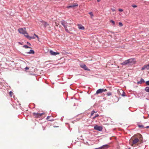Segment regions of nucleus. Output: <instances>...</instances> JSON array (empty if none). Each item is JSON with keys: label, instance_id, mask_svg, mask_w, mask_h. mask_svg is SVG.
<instances>
[{"label": "nucleus", "instance_id": "obj_2", "mask_svg": "<svg viewBox=\"0 0 149 149\" xmlns=\"http://www.w3.org/2000/svg\"><path fill=\"white\" fill-rule=\"evenodd\" d=\"M134 63L133 59L131 58L121 63L122 65H127L129 64H132Z\"/></svg>", "mask_w": 149, "mask_h": 149}, {"label": "nucleus", "instance_id": "obj_19", "mask_svg": "<svg viewBox=\"0 0 149 149\" xmlns=\"http://www.w3.org/2000/svg\"><path fill=\"white\" fill-rule=\"evenodd\" d=\"M145 91L147 92H149V87H147L145 89Z\"/></svg>", "mask_w": 149, "mask_h": 149}, {"label": "nucleus", "instance_id": "obj_27", "mask_svg": "<svg viewBox=\"0 0 149 149\" xmlns=\"http://www.w3.org/2000/svg\"><path fill=\"white\" fill-rule=\"evenodd\" d=\"M107 95H108V96H109V95H111V92H109V93H108L107 94Z\"/></svg>", "mask_w": 149, "mask_h": 149}, {"label": "nucleus", "instance_id": "obj_30", "mask_svg": "<svg viewBox=\"0 0 149 149\" xmlns=\"http://www.w3.org/2000/svg\"><path fill=\"white\" fill-rule=\"evenodd\" d=\"M74 29V28H70L69 29V30L70 31H72L73 29Z\"/></svg>", "mask_w": 149, "mask_h": 149}, {"label": "nucleus", "instance_id": "obj_29", "mask_svg": "<svg viewBox=\"0 0 149 149\" xmlns=\"http://www.w3.org/2000/svg\"><path fill=\"white\" fill-rule=\"evenodd\" d=\"M146 84L148 85H149V81H147L146 82Z\"/></svg>", "mask_w": 149, "mask_h": 149}, {"label": "nucleus", "instance_id": "obj_37", "mask_svg": "<svg viewBox=\"0 0 149 149\" xmlns=\"http://www.w3.org/2000/svg\"><path fill=\"white\" fill-rule=\"evenodd\" d=\"M55 25H56V26H58V24L56 22L55 23Z\"/></svg>", "mask_w": 149, "mask_h": 149}, {"label": "nucleus", "instance_id": "obj_3", "mask_svg": "<svg viewBox=\"0 0 149 149\" xmlns=\"http://www.w3.org/2000/svg\"><path fill=\"white\" fill-rule=\"evenodd\" d=\"M18 31L19 33L24 35H28V33L26 32V29L25 28H20L18 29Z\"/></svg>", "mask_w": 149, "mask_h": 149}, {"label": "nucleus", "instance_id": "obj_35", "mask_svg": "<svg viewBox=\"0 0 149 149\" xmlns=\"http://www.w3.org/2000/svg\"><path fill=\"white\" fill-rule=\"evenodd\" d=\"M12 93V92L10 91L9 92V94L11 96H12L11 94Z\"/></svg>", "mask_w": 149, "mask_h": 149}, {"label": "nucleus", "instance_id": "obj_4", "mask_svg": "<svg viewBox=\"0 0 149 149\" xmlns=\"http://www.w3.org/2000/svg\"><path fill=\"white\" fill-rule=\"evenodd\" d=\"M61 23L64 27L65 31L68 33H69V30L67 28L68 24L67 22L63 20L61 21Z\"/></svg>", "mask_w": 149, "mask_h": 149}, {"label": "nucleus", "instance_id": "obj_5", "mask_svg": "<svg viewBox=\"0 0 149 149\" xmlns=\"http://www.w3.org/2000/svg\"><path fill=\"white\" fill-rule=\"evenodd\" d=\"M25 36L30 40H31L32 39H35V37H36L38 39L39 38L38 36L35 34L32 36H30L28 35H25Z\"/></svg>", "mask_w": 149, "mask_h": 149}, {"label": "nucleus", "instance_id": "obj_8", "mask_svg": "<svg viewBox=\"0 0 149 149\" xmlns=\"http://www.w3.org/2000/svg\"><path fill=\"white\" fill-rule=\"evenodd\" d=\"M107 91L106 89H100L97 90L96 94H98L99 93H102L103 92H105Z\"/></svg>", "mask_w": 149, "mask_h": 149}, {"label": "nucleus", "instance_id": "obj_22", "mask_svg": "<svg viewBox=\"0 0 149 149\" xmlns=\"http://www.w3.org/2000/svg\"><path fill=\"white\" fill-rule=\"evenodd\" d=\"M122 92V95L123 96H125V93L123 91V90L121 91Z\"/></svg>", "mask_w": 149, "mask_h": 149}, {"label": "nucleus", "instance_id": "obj_28", "mask_svg": "<svg viewBox=\"0 0 149 149\" xmlns=\"http://www.w3.org/2000/svg\"><path fill=\"white\" fill-rule=\"evenodd\" d=\"M132 6L134 7V8H136L137 7V6L136 5H132Z\"/></svg>", "mask_w": 149, "mask_h": 149}, {"label": "nucleus", "instance_id": "obj_7", "mask_svg": "<svg viewBox=\"0 0 149 149\" xmlns=\"http://www.w3.org/2000/svg\"><path fill=\"white\" fill-rule=\"evenodd\" d=\"M94 128L95 130L100 131H102V126H99L97 125L95 126Z\"/></svg>", "mask_w": 149, "mask_h": 149}, {"label": "nucleus", "instance_id": "obj_38", "mask_svg": "<svg viewBox=\"0 0 149 149\" xmlns=\"http://www.w3.org/2000/svg\"><path fill=\"white\" fill-rule=\"evenodd\" d=\"M145 128H149V126H147L145 127Z\"/></svg>", "mask_w": 149, "mask_h": 149}, {"label": "nucleus", "instance_id": "obj_20", "mask_svg": "<svg viewBox=\"0 0 149 149\" xmlns=\"http://www.w3.org/2000/svg\"><path fill=\"white\" fill-rule=\"evenodd\" d=\"M24 48L27 49V48H31L29 46H28L27 45H24L23 46Z\"/></svg>", "mask_w": 149, "mask_h": 149}, {"label": "nucleus", "instance_id": "obj_33", "mask_svg": "<svg viewBox=\"0 0 149 149\" xmlns=\"http://www.w3.org/2000/svg\"><path fill=\"white\" fill-rule=\"evenodd\" d=\"M25 69L26 70H28L29 69V68L28 67H26L25 68Z\"/></svg>", "mask_w": 149, "mask_h": 149}, {"label": "nucleus", "instance_id": "obj_32", "mask_svg": "<svg viewBox=\"0 0 149 149\" xmlns=\"http://www.w3.org/2000/svg\"><path fill=\"white\" fill-rule=\"evenodd\" d=\"M119 11L120 12H122L123 11V10L122 9H119Z\"/></svg>", "mask_w": 149, "mask_h": 149}, {"label": "nucleus", "instance_id": "obj_18", "mask_svg": "<svg viewBox=\"0 0 149 149\" xmlns=\"http://www.w3.org/2000/svg\"><path fill=\"white\" fill-rule=\"evenodd\" d=\"M29 54H34V52L33 50H31L30 51V52H28V53Z\"/></svg>", "mask_w": 149, "mask_h": 149}, {"label": "nucleus", "instance_id": "obj_12", "mask_svg": "<svg viewBox=\"0 0 149 149\" xmlns=\"http://www.w3.org/2000/svg\"><path fill=\"white\" fill-rule=\"evenodd\" d=\"M80 66L81 68L84 69L86 70H89L85 64L81 65Z\"/></svg>", "mask_w": 149, "mask_h": 149}, {"label": "nucleus", "instance_id": "obj_23", "mask_svg": "<svg viewBox=\"0 0 149 149\" xmlns=\"http://www.w3.org/2000/svg\"><path fill=\"white\" fill-rule=\"evenodd\" d=\"M99 116V115L98 114H96L95 116L93 118V119H94L95 118H96V117H98Z\"/></svg>", "mask_w": 149, "mask_h": 149}, {"label": "nucleus", "instance_id": "obj_13", "mask_svg": "<svg viewBox=\"0 0 149 149\" xmlns=\"http://www.w3.org/2000/svg\"><path fill=\"white\" fill-rule=\"evenodd\" d=\"M77 26L79 29L84 30L85 29L84 27L81 24H78Z\"/></svg>", "mask_w": 149, "mask_h": 149}, {"label": "nucleus", "instance_id": "obj_25", "mask_svg": "<svg viewBox=\"0 0 149 149\" xmlns=\"http://www.w3.org/2000/svg\"><path fill=\"white\" fill-rule=\"evenodd\" d=\"M138 127L140 128H143L144 127V126L143 125H139Z\"/></svg>", "mask_w": 149, "mask_h": 149}, {"label": "nucleus", "instance_id": "obj_39", "mask_svg": "<svg viewBox=\"0 0 149 149\" xmlns=\"http://www.w3.org/2000/svg\"><path fill=\"white\" fill-rule=\"evenodd\" d=\"M100 0H97V1L98 2H99L100 1Z\"/></svg>", "mask_w": 149, "mask_h": 149}, {"label": "nucleus", "instance_id": "obj_40", "mask_svg": "<svg viewBox=\"0 0 149 149\" xmlns=\"http://www.w3.org/2000/svg\"><path fill=\"white\" fill-rule=\"evenodd\" d=\"M128 149H130V148H129Z\"/></svg>", "mask_w": 149, "mask_h": 149}, {"label": "nucleus", "instance_id": "obj_11", "mask_svg": "<svg viewBox=\"0 0 149 149\" xmlns=\"http://www.w3.org/2000/svg\"><path fill=\"white\" fill-rule=\"evenodd\" d=\"M145 69H146L147 70L149 69V64L145 65L144 66L142 67L141 70H143Z\"/></svg>", "mask_w": 149, "mask_h": 149}, {"label": "nucleus", "instance_id": "obj_16", "mask_svg": "<svg viewBox=\"0 0 149 149\" xmlns=\"http://www.w3.org/2000/svg\"><path fill=\"white\" fill-rule=\"evenodd\" d=\"M144 82L145 81H144V79H141L138 82V83L141 84H142V83Z\"/></svg>", "mask_w": 149, "mask_h": 149}, {"label": "nucleus", "instance_id": "obj_6", "mask_svg": "<svg viewBox=\"0 0 149 149\" xmlns=\"http://www.w3.org/2000/svg\"><path fill=\"white\" fill-rule=\"evenodd\" d=\"M45 114L44 113H33V116L35 117L36 118H39L42 116L44 115Z\"/></svg>", "mask_w": 149, "mask_h": 149}, {"label": "nucleus", "instance_id": "obj_1", "mask_svg": "<svg viewBox=\"0 0 149 149\" xmlns=\"http://www.w3.org/2000/svg\"><path fill=\"white\" fill-rule=\"evenodd\" d=\"M142 136L141 134H138L134 135L130 139V142H132V143L131 144V146H133L134 144L137 143L139 140H142Z\"/></svg>", "mask_w": 149, "mask_h": 149}, {"label": "nucleus", "instance_id": "obj_24", "mask_svg": "<svg viewBox=\"0 0 149 149\" xmlns=\"http://www.w3.org/2000/svg\"><path fill=\"white\" fill-rule=\"evenodd\" d=\"M110 22L112 23L113 25L115 24V22L114 21L112 20H110Z\"/></svg>", "mask_w": 149, "mask_h": 149}, {"label": "nucleus", "instance_id": "obj_26", "mask_svg": "<svg viewBox=\"0 0 149 149\" xmlns=\"http://www.w3.org/2000/svg\"><path fill=\"white\" fill-rule=\"evenodd\" d=\"M119 25L120 26H122L123 25L122 23L120 22L119 23Z\"/></svg>", "mask_w": 149, "mask_h": 149}, {"label": "nucleus", "instance_id": "obj_14", "mask_svg": "<svg viewBox=\"0 0 149 149\" xmlns=\"http://www.w3.org/2000/svg\"><path fill=\"white\" fill-rule=\"evenodd\" d=\"M51 117H52V116H47V120H48V121H54V119H50V118Z\"/></svg>", "mask_w": 149, "mask_h": 149}, {"label": "nucleus", "instance_id": "obj_34", "mask_svg": "<svg viewBox=\"0 0 149 149\" xmlns=\"http://www.w3.org/2000/svg\"><path fill=\"white\" fill-rule=\"evenodd\" d=\"M89 13V14H90L91 15V16H93V13H92V12H90V13Z\"/></svg>", "mask_w": 149, "mask_h": 149}, {"label": "nucleus", "instance_id": "obj_21", "mask_svg": "<svg viewBox=\"0 0 149 149\" xmlns=\"http://www.w3.org/2000/svg\"><path fill=\"white\" fill-rule=\"evenodd\" d=\"M96 112H95L94 111H92L91 112V116H93V114L95 113H96Z\"/></svg>", "mask_w": 149, "mask_h": 149}, {"label": "nucleus", "instance_id": "obj_17", "mask_svg": "<svg viewBox=\"0 0 149 149\" xmlns=\"http://www.w3.org/2000/svg\"><path fill=\"white\" fill-rule=\"evenodd\" d=\"M43 25L45 27H47L48 25V24L46 22H43Z\"/></svg>", "mask_w": 149, "mask_h": 149}, {"label": "nucleus", "instance_id": "obj_15", "mask_svg": "<svg viewBox=\"0 0 149 149\" xmlns=\"http://www.w3.org/2000/svg\"><path fill=\"white\" fill-rule=\"evenodd\" d=\"M78 6V4H75V5L73 4V5H72L70 6L67 7V8H72V7H75V6Z\"/></svg>", "mask_w": 149, "mask_h": 149}, {"label": "nucleus", "instance_id": "obj_9", "mask_svg": "<svg viewBox=\"0 0 149 149\" xmlns=\"http://www.w3.org/2000/svg\"><path fill=\"white\" fill-rule=\"evenodd\" d=\"M49 52L50 54L52 55L56 56V55H58L59 54V53L54 52L52 50H50Z\"/></svg>", "mask_w": 149, "mask_h": 149}, {"label": "nucleus", "instance_id": "obj_36", "mask_svg": "<svg viewBox=\"0 0 149 149\" xmlns=\"http://www.w3.org/2000/svg\"><path fill=\"white\" fill-rule=\"evenodd\" d=\"M27 43L28 45H30V46H31V44H30V43H29V42H27Z\"/></svg>", "mask_w": 149, "mask_h": 149}, {"label": "nucleus", "instance_id": "obj_31", "mask_svg": "<svg viewBox=\"0 0 149 149\" xmlns=\"http://www.w3.org/2000/svg\"><path fill=\"white\" fill-rule=\"evenodd\" d=\"M111 9L113 12L115 11V10L114 9V8H111Z\"/></svg>", "mask_w": 149, "mask_h": 149}, {"label": "nucleus", "instance_id": "obj_10", "mask_svg": "<svg viewBox=\"0 0 149 149\" xmlns=\"http://www.w3.org/2000/svg\"><path fill=\"white\" fill-rule=\"evenodd\" d=\"M109 147V146L108 145H105L97 149H106L107 148Z\"/></svg>", "mask_w": 149, "mask_h": 149}]
</instances>
